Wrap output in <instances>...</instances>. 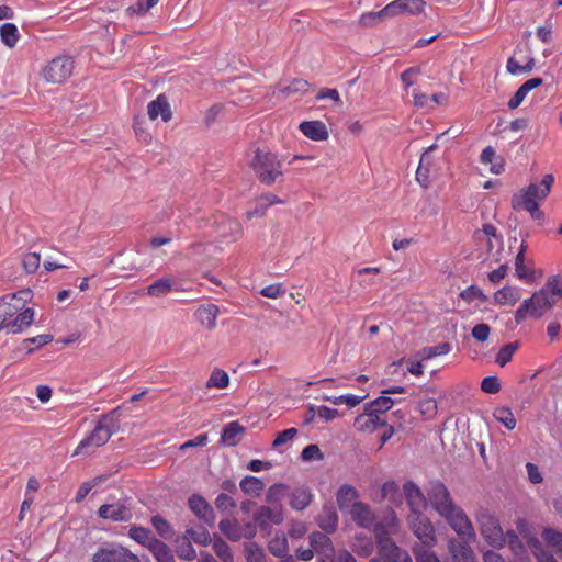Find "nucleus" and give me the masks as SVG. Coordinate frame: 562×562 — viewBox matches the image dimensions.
<instances>
[{
    "instance_id": "nucleus-25",
    "label": "nucleus",
    "mask_w": 562,
    "mask_h": 562,
    "mask_svg": "<svg viewBox=\"0 0 562 562\" xmlns=\"http://www.w3.org/2000/svg\"><path fill=\"white\" fill-rule=\"evenodd\" d=\"M314 496L307 486L295 487L290 494L289 505L296 512L305 510L311 505Z\"/></svg>"
},
{
    "instance_id": "nucleus-4",
    "label": "nucleus",
    "mask_w": 562,
    "mask_h": 562,
    "mask_svg": "<svg viewBox=\"0 0 562 562\" xmlns=\"http://www.w3.org/2000/svg\"><path fill=\"white\" fill-rule=\"evenodd\" d=\"M250 167L256 178L266 186H272L284 177L282 159L273 151L255 150Z\"/></svg>"
},
{
    "instance_id": "nucleus-56",
    "label": "nucleus",
    "mask_w": 562,
    "mask_h": 562,
    "mask_svg": "<svg viewBox=\"0 0 562 562\" xmlns=\"http://www.w3.org/2000/svg\"><path fill=\"white\" fill-rule=\"evenodd\" d=\"M475 237L479 240H482L483 238H494L497 246H502L503 244V238L501 234L497 233V229L493 224H483L482 231L476 232Z\"/></svg>"
},
{
    "instance_id": "nucleus-2",
    "label": "nucleus",
    "mask_w": 562,
    "mask_h": 562,
    "mask_svg": "<svg viewBox=\"0 0 562 562\" xmlns=\"http://www.w3.org/2000/svg\"><path fill=\"white\" fill-rule=\"evenodd\" d=\"M30 291L7 294L0 299V331L22 333L33 324L34 310L26 306Z\"/></svg>"
},
{
    "instance_id": "nucleus-55",
    "label": "nucleus",
    "mask_w": 562,
    "mask_h": 562,
    "mask_svg": "<svg viewBox=\"0 0 562 562\" xmlns=\"http://www.w3.org/2000/svg\"><path fill=\"white\" fill-rule=\"evenodd\" d=\"M190 540L188 537L184 536V539L182 542H178L177 546V555L179 559L191 561L194 560L196 557V552L194 548L191 546Z\"/></svg>"
},
{
    "instance_id": "nucleus-47",
    "label": "nucleus",
    "mask_w": 562,
    "mask_h": 562,
    "mask_svg": "<svg viewBox=\"0 0 562 562\" xmlns=\"http://www.w3.org/2000/svg\"><path fill=\"white\" fill-rule=\"evenodd\" d=\"M247 562H265L266 553L261 546L256 542H247L244 546Z\"/></svg>"
},
{
    "instance_id": "nucleus-31",
    "label": "nucleus",
    "mask_w": 562,
    "mask_h": 562,
    "mask_svg": "<svg viewBox=\"0 0 562 562\" xmlns=\"http://www.w3.org/2000/svg\"><path fill=\"white\" fill-rule=\"evenodd\" d=\"M245 434L244 426L238 420H233L224 426L222 430V442L226 446H236L240 441L241 435Z\"/></svg>"
},
{
    "instance_id": "nucleus-29",
    "label": "nucleus",
    "mask_w": 562,
    "mask_h": 562,
    "mask_svg": "<svg viewBox=\"0 0 562 562\" xmlns=\"http://www.w3.org/2000/svg\"><path fill=\"white\" fill-rule=\"evenodd\" d=\"M450 553L456 562H474L472 547L461 540H450Z\"/></svg>"
},
{
    "instance_id": "nucleus-9",
    "label": "nucleus",
    "mask_w": 562,
    "mask_h": 562,
    "mask_svg": "<svg viewBox=\"0 0 562 562\" xmlns=\"http://www.w3.org/2000/svg\"><path fill=\"white\" fill-rule=\"evenodd\" d=\"M476 519L481 536L490 546L502 547L506 543L505 533L502 530L499 520L493 514L481 512Z\"/></svg>"
},
{
    "instance_id": "nucleus-49",
    "label": "nucleus",
    "mask_w": 562,
    "mask_h": 562,
    "mask_svg": "<svg viewBox=\"0 0 562 562\" xmlns=\"http://www.w3.org/2000/svg\"><path fill=\"white\" fill-rule=\"evenodd\" d=\"M518 347V342H512L501 347L495 357L496 363L499 364L501 367H504L507 363H509L515 352L517 351Z\"/></svg>"
},
{
    "instance_id": "nucleus-59",
    "label": "nucleus",
    "mask_w": 562,
    "mask_h": 562,
    "mask_svg": "<svg viewBox=\"0 0 562 562\" xmlns=\"http://www.w3.org/2000/svg\"><path fill=\"white\" fill-rule=\"evenodd\" d=\"M425 5L424 0H400L401 13L417 14L424 11Z\"/></svg>"
},
{
    "instance_id": "nucleus-19",
    "label": "nucleus",
    "mask_w": 562,
    "mask_h": 562,
    "mask_svg": "<svg viewBox=\"0 0 562 562\" xmlns=\"http://www.w3.org/2000/svg\"><path fill=\"white\" fill-rule=\"evenodd\" d=\"M220 315L218 305L204 304L200 305L194 313V318L200 325L204 326L207 330H213L217 326V318Z\"/></svg>"
},
{
    "instance_id": "nucleus-38",
    "label": "nucleus",
    "mask_w": 562,
    "mask_h": 562,
    "mask_svg": "<svg viewBox=\"0 0 562 562\" xmlns=\"http://www.w3.org/2000/svg\"><path fill=\"white\" fill-rule=\"evenodd\" d=\"M527 250V245L522 244L519 248V251L515 259V271L516 276L520 280L532 278L533 271L532 268H529L525 265V252Z\"/></svg>"
},
{
    "instance_id": "nucleus-21",
    "label": "nucleus",
    "mask_w": 562,
    "mask_h": 562,
    "mask_svg": "<svg viewBox=\"0 0 562 562\" xmlns=\"http://www.w3.org/2000/svg\"><path fill=\"white\" fill-rule=\"evenodd\" d=\"M316 524L321 529L326 533H333L337 530L339 524L338 513L336 512L335 506L325 505L323 506V510L316 518Z\"/></svg>"
},
{
    "instance_id": "nucleus-18",
    "label": "nucleus",
    "mask_w": 562,
    "mask_h": 562,
    "mask_svg": "<svg viewBox=\"0 0 562 562\" xmlns=\"http://www.w3.org/2000/svg\"><path fill=\"white\" fill-rule=\"evenodd\" d=\"M350 517L356 525L362 528H370L374 525V513L368 504L357 501L350 507Z\"/></svg>"
},
{
    "instance_id": "nucleus-1",
    "label": "nucleus",
    "mask_w": 562,
    "mask_h": 562,
    "mask_svg": "<svg viewBox=\"0 0 562 562\" xmlns=\"http://www.w3.org/2000/svg\"><path fill=\"white\" fill-rule=\"evenodd\" d=\"M428 502L454 532L465 540L476 537L473 524L465 512L451 497L450 491L440 480L429 481L426 486Z\"/></svg>"
},
{
    "instance_id": "nucleus-54",
    "label": "nucleus",
    "mask_w": 562,
    "mask_h": 562,
    "mask_svg": "<svg viewBox=\"0 0 562 562\" xmlns=\"http://www.w3.org/2000/svg\"><path fill=\"white\" fill-rule=\"evenodd\" d=\"M288 486L284 484H273L267 492V502L272 505H281V501L284 498V493Z\"/></svg>"
},
{
    "instance_id": "nucleus-39",
    "label": "nucleus",
    "mask_w": 562,
    "mask_h": 562,
    "mask_svg": "<svg viewBox=\"0 0 562 562\" xmlns=\"http://www.w3.org/2000/svg\"><path fill=\"white\" fill-rule=\"evenodd\" d=\"M20 33L18 27L13 23H4L0 27V38L2 43L8 47H14L20 40Z\"/></svg>"
},
{
    "instance_id": "nucleus-30",
    "label": "nucleus",
    "mask_w": 562,
    "mask_h": 562,
    "mask_svg": "<svg viewBox=\"0 0 562 562\" xmlns=\"http://www.w3.org/2000/svg\"><path fill=\"white\" fill-rule=\"evenodd\" d=\"M521 299L519 288L506 285L494 292V302L498 305H515Z\"/></svg>"
},
{
    "instance_id": "nucleus-20",
    "label": "nucleus",
    "mask_w": 562,
    "mask_h": 562,
    "mask_svg": "<svg viewBox=\"0 0 562 562\" xmlns=\"http://www.w3.org/2000/svg\"><path fill=\"white\" fill-rule=\"evenodd\" d=\"M99 517L114 521H126L132 518L130 508L122 504H105L99 506Z\"/></svg>"
},
{
    "instance_id": "nucleus-61",
    "label": "nucleus",
    "mask_w": 562,
    "mask_h": 562,
    "mask_svg": "<svg viewBox=\"0 0 562 562\" xmlns=\"http://www.w3.org/2000/svg\"><path fill=\"white\" fill-rule=\"evenodd\" d=\"M104 480H106V476H97L91 481H85L83 484H81L79 486V488L77 490L75 499L77 502L83 501V498L87 497V495L92 490V487H94L95 485H99L100 482H102Z\"/></svg>"
},
{
    "instance_id": "nucleus-24",
    "label": "nucleus",
    "mask_w": 562,
    "mask_h": 562,
    "mask_svg": "<svg viewBox=\"0 0 562 562\" xmlns=\"http://www.w3.org/2000/svg\"><path fill=\"white\" fill-rule=\"evenodd\" d=\"M398 13H401L400 0H393L391 3L385 5L381 11L362 13L360 23L361 25L369 26L375 19L395 18V15Z\"/></svg>"
},
{
    "instance_id": "nucleus-43",
    "label": "nucleus",
    "mask_w": 562,
    "mask_h": 562,
    "mask_svg": "<svg viewBox=\"0 0 562 562\" xmlns=\"http://www.w3.org/2000/svg\"><path fill=\"white\" fill-rule=\"evenodd\" d=\"M241 491L250 495H259L263 491L265 484L261 479L256 476H245L239 483Z\"/></svg>"
},
{
    "instance_id": "nucleus-34",
    "label": "nucleus",
    "mask_w": 562,
    "mask_h": 562,
    "mask_svg": "<svg viewBox=\"0 0 562 562\" xmlns=\"http://www.w3.org/2000/svg\"><path fill=\"white\" fill-rule=\"evenodd\" d=\"M357 498H359V492L350 484L340 485L336 493V499L340 510L349 506L351 507L352 503L357 502Z\"/></svg>"
},
{
    "instance_id": "nucleus-11",
    "label": "nucleus",
    "mask_w": 562,
    "mask_h": 562,
    "mask_svg": "<svg viewBox=\"0 0 562 562\" xmlns=\"http://www.w3.org/2000/svg\"><path fill=\"white\" fill-rule=\"evenodd\" d=\"M255 524L261 530H268L271 525H280L284 520V512L282 506H261L254 514Z\"/></svg>"
},
{
    "instance_id": "nucleus-12",
    "label": "nucleus",
    "mask_w": 562,
    "mask_h": 562,
    "mask_svg": "<svg viewBox=\"0 0 562 562\" xmlns=\"http://www.w3.org/2000/svg\"><path fill=\"white\" fill-rule=\"evenodd\" d=\"M93 562H140L135 553L124 549V547H111V549H100L93 557Z\"/></svg>"
},
{
    "instance_id": "nucleus-50",
    "label": "nucleus",
    "mask_w": 562,
    "mask_h": 562,
    "mask_svg": "<svg viewBox=\"0 0 562 562\" xmlns=\"http://www.w3.org/2000/svg\"><path fill=\"white\" fill-rule=\"evenodd\" d=\"M150 522L153 528L155 529L156 532H158L160 538L171 539L173 530L170 524L167 521V519L160 516H154L151 517Z\"/></svg>"
},
{
    "instance_id": "nucleus-62",
    "label": "nucleus",
    "mask_w": 562,
    "mask_h": 562,
    "mask_svg": "<svg viewBox=\"0 0 562 562\" xmlns=\"http://www.w3.org/2000/svg\"><path fill=\"white\" fill-rule=\"evenodd\" d=\"M533 554L539 562H559L553 558L552 553L544 551L540 540L533 539L531 541Z\"/></svg>"
},
{
    "instance_id": "nucleus-13",
    "label": "nucleus",
    "mask_w": 562,
    "mask_h": 562,
    "mask_svg": "<svg viewBox=\"0 0 562 562\" xmlns=\"http://www.w3.org/2000/svg\"><path fill=\"white\" fill-rule=\"evenodd\" d=\"M216 232L223 240H237L243 235V226L239 221L222 214L215 221Z\"/></svg>"
},
{
    "instance_id": "nucleus-60",
    "label": "nucleus",
    "mask_w": 562,
    "mask_h": 562,
    "mask_svg": "<svg viewBox=\"0 0 562 562\" xmlns=\"http://www.w3.org/2000/svg\"><path fill=\"white\" fill-rule=\"evenodd\" d=\"M460 296L462 300L467 302H473L474 300L486 301L487 297L482 291V289L477 285H469L463 291L460 292Z\"/></svg>"
},
{
    "instance_id": "nucleus-57",
    "label": "nucleus",
    "mask_w": 562,
    "mask_h": 562,
    "mask_svg": "<svg viewBox=\"0 0 562 562\" xmlns=\"http://www.w3.org/2000/svg\"><path fill=\"white\" fill-rule=\"evenodd\" d=\"M186 537L193 540L194 543L201 544V546H207L211 543L212 538L210 536V532L206 529H203L201 527L198 530L189 529L186 531Z\"/></svg>"
},
{
    "instance_id": "nucleus-44",
    "label": "nucleus",
    "mask_w": 562,
    "mask_h": 562,
    "mask_svg": "<svg viewBox=\"0 0 562 562\" xmlns=\"http://www.w3.org/2000/svg\"><path fill=\"white\" fill-rule=\"evenodd\" d=\"M228 384L229 375L227 372L221 369H214L205 385L206 387H216L217 390H223V387H227Z\"/></svg>"
},
{
    "instance_id": "nucleus-23",
    "label": "nucleus",
    "mask_w": 562,
    "mask_h": 562,
    "mask_svg": "<svg viewBox=\"0 0 562 562\" xmlns=\"http://www.w3.org/2000/svg\"><path fill=\"white\" fill-rule=\"evenodd\" d=\"M189 507L196 517L205 520L206 524H212L214 520V514L212 508L205 498L201 497L200 494H192L189 497Z\"/></svg>"
},
{
    "instance_id": "nucleus-53",
    "label": "nucleus",
    "mask_w": 562,
    "mask_h": 562,
    "mask_svg": "<svg viewBox=\"0 0 562 562\" xmlns=\"http://www.w3.org/2000/svg\"><path fill=\"white\" fill-rule=\"evenodd\" d=\"M451 351V345L448 342L439 344L432 347H424L420 351V357L424 360L439 357V355H446Z\"/></svg>"
},
{
    "instance_id": "nucleus-17",
    "label": "nucleus",
    "mask_w": 562,
    "mask_h": 562,
    "mask_svg": "<svg viewBox=\"0 0 562 562\" xmlns=\"http://www.w3.org/2000/svg\"><path fill=\"white\" fill-rule=\"evenodd\" d=\"M147 113L149 120H157L161 117L164 122H168L172 117V110L166 94L160 93L153 101L147 104Z\"/></svg>"
},
{
    "instance_id": "nucleus-64",
    "label": "nucleus",
    "mask_w": 562,
    "mask_h": 562,
    "mask_svg": "<svg viewBox=\"0 0 562 562\" xmlns=\"http://www.w3.org/2000/svg\"><path fill=\"white\" fill-rule=\"evenodd\" d=\"M481 390L485 393L495 394L502 390L499 379L496 376H486L482 379Z\"/></svg>"
},
{
    "instance_id": "nucleus-48",
    "label": "nucleus",
    "mask_w": 562,
    "mask_h": 562,
    "mask_svg": "<svg viewBox=\"0 0 562 562\" xmlns=\"http://www.w3.org/2000/svg\"><path fill=\"white\" fill-rule=\"evenodd\" d=\"M417 409L424 418L431 419L438 412L437 401L434 397H424L418 401Z\"/></svg>"
},
{
    "instance_id": "nucleus-15",
    "label": "nucleus",
    "mask_w": 562,
    "mask_h": 562,
    "mask_svg": "<svg viewBox=\"0 0 562 562\" xmlns=\"http://www.w3.org/2000/svg\"><path fill=\"white\" fill-rule=\"evenodd\" d=\"M218 527L221 532L233 541L240 540L243 537L252 538L256 535V527L252 525H247V531L243 532L237 519H222Z\"/></svg>"
},
{
    "instance_id": "nucleus-46",
    "label": "nucleus",
    "mask_w": 562,
    "mask_h": 562,
    "mask_svg": "<svg viewBox=\"0 0 562 562\" xmlns=\"http://www.w3.org/2000/svg\"><path fill=\"white\" fill-rule=\"evenodd\" d=\"M535 67V59L533 57H529L526 61V64L521 65L517 59L514 57H509L506 61V69L512 75H518L524 72H530L532 71Z\"/></svg>"
},
{
    "instance_id": "nucleus-51",
    "label": "nucleus",
    "mask_w": 562,
    "mask_h": 562,
    "mask_svg": "<svg viewBox=\"0 0 562 562\" xmlns=\"http://www.w3.org/2000/svg\"><path fill=\"white\" fill-rule=\"evenodd\" d=\"M544 290L548 294H550L551 300H555L561 297L562 295V280L559 274H553L551 278L547 280V282L543 285Z\"/></svg>"
},
{
    "instance_id": "nucleus-16",
    "label": "nucleus",
    "mask_w": 562,
    "mask_h": 562,
    "mask_svg": "<svg viewBox=\"0 0 562 562\" xmlns=\"http://www.w3.org/2000/svg\"><path fill=\"white\" fill-rule=\"evenodd\" d=\"M310 543L322 560L335 558V546L327 533L313 531L310 536Z\"/></svg>"
},
{
    "instance_id": "nucleus-36",
    "label": "nucleus",
    "mask_w": 562,
    "mask_h": 562,
    "mask_svg": "<svg viewBox=\"0 0 562 562\" xmlns=\"http://www.w3.org/2000/svg\"><path fill=\"white\" fill-rule=\"evenodd\" d=\"M541 537L543 542L553 548L554 552L562 558V532L552 529V527H546Z\"/></svg>"
},
{
    "instance_id": "nucleus-8",
    "label": "nucleus",
    "mask_w": 562,
    "mask_h": 562,
    "mask_svg": "<svg viewBox=\"0 0 562 562\" xmlns=\"http://www.w3.org/2000/svg\"><path fill=\"white\" fill-rule=\"evenodd\" d=\"M395 527L396 518L394 514L392 515V518L387 525L379 522L373 526V533L374 538L376 539L378 551L380 557L387 562H392L401 551L398 546H396L393 539L390 538V532Z\"/></svg>"
},
{
    "instance_id": "nucleus-37",
    "label": "nucleus",
    "mask_w": 562,
    "mask_h": 562,
    "mask_svg": "<svg viewBox=\"0 0 562 562\" xmlns=\"http://www.w3.org/2000/svg\"><path fill=\"white\" fill-rule=\"evenodd\" d=\"M128 535L137 543L147 547L149 550L151 548L153 541H155L156 539V537H154L150 530L142 526H132L128 531Z\"/></svg>"
},
{
    "instance_id": "nucleus-26",
    "label": "nucleus",
    "mask_w": 562,
    "mask_h": 562,
    "mask_svg": "<svg viewBox=\"0 0 562 562\" xmlns=\"http://www.w3.org/2000/svg\"><path fill=\"white\" fill-rule=\"evenodd\" d=\"M480 161L482 165H490V172L492 173L499 175L505 170V160L496 155L493 146L483 148L480 155Z\"/></svg>"
},
{
    "instance_id": "nucleus-63",
    "label": "nucleus",
    "mask_w": 562,
    "mask_h": 562,
    "mask_svg": "<svg viewBox=\"0 0 562 562\" xmlns=\"http://www.w3.org/2000/svg\"><path fill=\"white\" fill-rule=\"evenodd\" d=\"M533 554L539 562H559L553 558L552 553L544 551L540 540L533 539L531 541Z\"/></svg>"
},
{
    "instance_id": "nucleus-41",
    "label": "nucleus",
    "mask_w": 562,
    "mask_h": 562,
    "mask_svg": "<svg viewBox=\"0 0 562 562\" xmlns=\"http://www.w3.org/2000/svg\"><path fill=\"white\" fill-rule=\"evenodd\" d=\"M494 418L504 425L507 430H514L517 425V420L512 409L507 406L496 407L494 411Z\"/></svg>"
},
{
    "instance_id": "nucleus-27",
    "label": "nucleus",
    "mask_w": 562,
    "mask_h": 562,
    "mask_svg": "<svg viewBox=\"0 0 562 562\" xmlns=\"http://www.w3.org/2000/svg\"><path fill=\"white\" fill-rule=\"evenodd\" d=\"M542 85L543 79L541 78H530L526 80L525 83L517 88V91L512 97V99L508 100L507 106L509 109H517L525 99V97L528 94V92L532 91V89L538 88Z\"/></svg>"
},
{
    "instance_id": "nucleus-35",
    "label": "nucleus",
    "mask_w": 562,
    "mask_h": 562,
    "mask_svg": "<svg viewBox=\"0 0 562 562\" xmlns=\"http://www.w3.org/2000/svg\"><path fill=\"white\" fill-rule=\"evenodd\" d=\"M268 550L277 558H285L290 551V546L284 532H277L268 543Z\"/></svg>"
},
{
    "instance_id": "nucleus-5",
    "label": "nucleus",
    "mask_w": 562,
    "mask_h": 562,
    "mask_svg": "<svg viewBox=\"0 0 562 562\" xmlns=\"http://www.w3.org/2000/svg\"><path fill=\"white\" fill-rule=\"evenodd\" d=\"M553 305H555V300H551L550 294L542 286L539 291L533 292L531 297L524 300L519 307L516 308V324H522L528 317L540 318Z\"/></svg>"
},
{
    "instance_id": "nucleus-28",
    "label": "nucleus",
    "mask_w": 562,
    "mask_h": 562,
    "mask_svg": "<svg viewBox=\"0 0 562 562\" xmlns=\"http://www.w3.org/2000/svg\"><path fill=\"white\" fill-rule=\"evenodd\" d=\"M300 128L305 137L314 140H324L328 137L327 127L322 121H303Z\"/></svg>"
},
{
    "instance_id": "nucleus-58",
    "label": "nucleus",
    "mask_w": 562,
    "mask_h": 562,
    "mask_svg": "<svg viewBox=\"0 0 562 562\" xmlns=\"http://www.w3.org/2000/svg\"><path fill=\"white\" fill-rule=\"evenodd\" d=\"M41 262L40 252H27L22 257V266L24 271L27 273H34L37 271Z\"/></svg>"
},
{
    "instance_id": "nucleus-3",
    "label": "nucleus",
    "mask_w": 562,
    "mask_h": 562,
    "mask_svg": "<svg viewBox=\"0 0 562 562\" xmlns=\"http://www.w3.org/2000/svg\"><path fill=\"white\" fill-rule=\"evenodd\" d=\"M553 183L554 177L552 173H546L540 183H530L515 193L512 199V206L516 211L524 209L529 212L533 220L544 218V213L540 210V203L551 192Z\"/></svg>"
},
{
    "instance_id": "nucleus-6",
    "label": "nucleus",
    "mask_w": 562,
    "mask_h": 562,
    "mask_svg": "<svg viewBox=\"0 0 562 562\" xmlns=\"http://www.w3.org/2000/svg\"><path fill=\"white\" fill-rule=\"evenodd\" d=\"M75 59L68 54H60L49 59L43 66L41 75L43 79L52 85H63L74 74Z\"/></svg>"
},
{
    "instance_id": "nucleus-14",
    "label": "nucleus",
    "mask_w": 562,
    "mask_h": 562,
    "mask_svg": "<svg viewBox=\"0 0 562 562\" xmlns=\"http://www.w3.org/2000/svg\"><path fill=\"white\" fill-rule=\"evenodd\" d=\"M406 503L411 507V514L424 513L428 504V496H425L423 491L413 481H406L403 486Z\"/></svg>"
},
{
    "instance_id": "nucleus-33",
    "label": "nucleus",
    "mask_w": 562,
    "mask_h": 562,
    "mask_svg": "<svg viewBox=\"0 0 562 562\" xmlns=\"http://www.w3.org/2000/svg\"><path fill=\"white\" fill-rule=\"evenodd\" d=\"M173 285L175 279L172 277L160 278L147 286L146 293L150 297H165L172 291Z\"/></svg>"
},
{
    "instance_id": "nucleus-32",
    "label": "nucleus",
    "mask_w": 562,
    "mask_h": 562,
    "mask_svg": "<svg viewBox=\"0 0 562 562\" xmlns=\"http://www.w3.org/2000/svg\"><path fill=\"white\" fill-rule=\"evenodd\" d=\"M391 501L393 504L401 501L400 486L396 481L389 480L380 487L378 494L373 496L374 502Z\"/></svg>"
},
{
    "instance_id": "nucleus-7",
    "label": "nucleus",
    "mask_w": 562,
    "mask_h": 562,
    "mask_svg": "<svg viewBox=\"0 0 562 562\" xmlns=\"http://www.w3.org/2000/svg\"><path fill=\"white\" fill-rule=\"evenodd\" d=\"M114 427L112 418L100 419L92 432L81 440L74 454L90 453L93 449L106 445L114 432Z\"/></svg>"
},
{
    "instance_id": "nucleus-22",
    "label": "nucleus",
    "mask_w": 562,
    "mask_h": 562,
    "mask_svg": "<svg viewBox=\"0 0 562 562\" xmlns=\"http://www.w3.org/2000/svg\"><path fill=\"white\" fill-rule=\"evenodd\" d=\"M384 419H381L374 412L367 411L356 417L355 426L361 432H374L379 426H385Z\"/></svg>"
},
{
    "instance_id": "nucleus-52",
    "label": "nucleus",
    "mask_w": 562,
    "mask_h": 562,
    "mask_svg": "<svg viewBox=\"0 0 562 562\" xmlns=\"http://www.w3.org/2000/svg\"><path fill=\"white\" fill-rule=\"evenodd\" d=\"M431 548L432 547L414 546L413 552L417 562H441Z\"/></svg>"
},
{
    "instance_id": "nucleus-42",
    "label": "nucleus",
    "mask_w": 562,
    "mask_h": 562,
    "mask_svg": "<svg viewBox=\"0 0 562 562\" xmlns=\"http://www.w3.org/2000/svg\"><path fill=\"white\" fill-rule=\"evenodd\" d=\"M393 405L394 400L389 397L387 394H382L380 397L367 404V411H372L374 414L379 415L389 412Z\"/></svg>"
},
{
    "instance_id": "nucleus-10",
    "label": "nucleus",
    "mask_w": 562,
    "mask_h": 562,
    "mask_svg": "<svg viewBox=\"0 0 562 562\" xmlns=\"http://www.w3.org/2000/svg\"><path fill=\"white\" fill-rule=\"evenodd\" d=\"M408 525L423 547L436 544L435 526L424 513L408 514Z\"/></svg>"
},
{
    "instance_id": "nucleus-45",
    "label": "nucleus",
    "mask_w": 562,
    "mask_h": 562,
    "mask_svg": "<svg viewBox=\"0 0 562 562\" xmlns=\"http://www.w3.org/2000/svg\"><path fill=\"white\" fill-rule=\"evenodd\" d=\"M212 549L214 553L217 555V558L221 559L223 562H234L229 544H227L226 541L223 540L222 538L214 537Z\"/></svg>"
},
{
    "instance_id": "nucleus-40",
    "label": "nucleus",
    "mask_w": 562,
    "mask_h": 562,
    "mask_svg": "<svg viewBox=\"0 0 562 562\" xmlns=\"http://www.w3.org/2000/svg\"><path fill=\"white\" fill-rule=\"evenodd\" d=\"M158 562H176L168 544L155 539L149 550Z\"/></svg>"
}]
</instances>
